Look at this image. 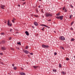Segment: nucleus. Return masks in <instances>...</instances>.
<instances>
[{
	"label": "nucleus",
	"instance_id": "obj_1",
	"mask_svg": "<svg viewBox=\"0 0 75 75\" xmlns=\"http://www.w3.org/2000/svg\"><path fill=\"white\" fill-rule=\"evenodd\" d=\"M45 14L46 17H47L52 16V14L48 13H45Z\"/></svg>",
	"mask_w": 75,
	"mask_h": 75
},
{
	"label": "nucleus",
	"instance_id": "obj_2",
	"mask_svg": "<svg viewBox=\"0 0 75 75\" xmlns=\"http://www.w3.org/2000/svg\"><path fill=\"white\" fill-rule=\"evenodd\" d=\"M7 24L8 25V26H10V27H11V25H12V24L11 23L10 24V20H8V22H7Z\"/></svg>",
	"mask_w": 75,
	"mask_h": 75
},
{
	"label": "nucleus",
	"instance_id": "obj_3",
	"mask_svg": "<svg viewBox=\"0 0 75 75\" xmlns=\"http://www.w3.org/2000/svg\"><path fill=\"white\" fill-rule=\"evenodd\" d=\"M59 38L60 39H61V40H62V41H64L65 40V38L62 36L60 37H59Z\"/></svg>",
	"mask_w": 75,
	"mask_h": 75
},
{
	"label": "nucleus",
	"instance_id": "obj_4",
	"mask_svg": "<svg viewBox=\"0 0 75 75\" xmlns=\"http://www.w3.org/2000/svg\"><path fill=\"white\" fill-rule=\"evenodd\" d=\"M23 51L24 52H25V54H28V53H29V52L27 50H23Z\"/></svg>",
	"mask_w": 75,
	"mask_h": 75
},
{
	"label": "nucleus",
	"instance_id": "obj_5",
	"mask_svg": "<svg viewBox=\"0 0 75 75\" xmlns=\"http://www.w3.org/2000/svg\"><path fill=\"white\" fill-rule=\"evenodd\" d=\"M1 50H6V48L5 47H2Z\"/></svg>",
	"mask_w": 75,
	"mask_h": 75
},
{
	"label": "nucleus",
	"instance_id": "obj_6",
	"mask_svg": "<svg viewBox=\"0 0 75 75\" xmlns=\"http://www.w3.org/2000/svg\"><path fill=\"white\" fill-rule=\"evenodd\" d=\"M5 7V6L4 5H1V8H2V9H4V7Z\"/></svg>",
	"mask_w": 75,
	"mask_h": 75
},
{
	"label": "nucleus",
	"instance_id": "obj_7",
	"mask_svg": "<svg viewBox=\"0 0 75 75\" xmlns=\"http://www.w3.org/2000/svg\"><path fill=\"white\" fill-rule=\"evenodd\" d=\"M41 25L42 26H44V27H47V28H48L49 27L48 26H47L46 25H45L44 24H42V25Z\"/></svg>",
	"mask_w": 75,
	"mask_h": 75
},
{
	"label": "nucleus",
	"instance_id": "obj_8",
	"mask_svg": "<svg viewBox=\"0 0 75 75\" xmlns=\"http://www.w3.org/2000/svg\"><path fill=\"white\" fill-rule=\"evenodd\" d=\"M25 33H26V34L27 35H29V33L28 31H26L25 32Z\"/></svg>",
	"mask_w": 75,
	"mask_h": 75
},
{
	"label": "nucleus",
	"instance_id": "obj_9",
	"mask_svg": "<svg viewBox=\"0 0 75 75\" xmlns=\"http://www.w3.org/2000/svg\"><path fill=\"white\" fill-rule=\"evenodd\" d=\"M34 24L36 26H37L38 25V24H37V23L36 22H34Z\"/></svg>",
	"mask_w": 75,
	"mask_h": 75
},
{
	"label": "nucleus",
	"instance_id": "obj_10",
	"mask_svg": "<svg viewBox=\"0 0 75 75\" xmlns=\"http://www.w3.org/2000/svg\"><path fill=\"white\" fill-rule=\"evenodd\" d=\"M63 18V16H59V18L61 20H62V18Z\"/></svg>",
	"mask_w": 75,
	"mask_h": 75
},
{
	"label": "nucleus",
	"instance_id": "obj_11",
	"mask_svg": "<svg viewBox=\"0 0 75 75\" xmlns=\"http://www.w3.org/2000/svg\"><path fill=\"white\" fill-rule=\"evenodd\" d=\"M20 74L21 75H25V74L24 73H23V72H22L20 73Z\"/></svg>",
	"mask_w": 75,
	"mask_h": 75
},
{
	"label": "nucleus",
	"instance_id": "obj_12",
	"mask_svg": "<svg viewBox=\"0 0 75 75\" xmlns=\"http://www.w3.org/2000/svg\"><path fill=\"white\" fill-rule=\"evenodd\" d=\"M49 47V46L48 45H45V48H48V47Z\"/></svg>",
	"mask_w": 75,
	"mask_h": 75
},
{
	"label": "nucleus",
	"instance_id": "obj_13",
	"mask_svg": "<svg viewBox=\"0 0 75 75\" xmlns=\"http://www.w3.org/2000/svg\"><path fill=\"white\" fill-rule=\"evenodd\" d=\"M33 68H34L35 69H37V68H38V66H33Z\"/></svg>",
	"mask_w": 75,
	"mask_h": 75
},
{
	"label": "nucleus",
	"instance_id": "obj_14",
	"mask_svg": "<svg viewBox=\"0 0 75 75\" xmlns=\"http://www.w3.org/2000/svg\"><path fill=\"white\" fill-rule=\"evenodd\" d=\"M62 73L63 75H65L66 74V73L64 71H62Z\"/></svg>",
	"mask_w": 75,
	"mask_h": 75
},
{
	"label": "nucleus",
	"instance_id": "obj_15",
	"mask_svg": "<svg viewBox=\"0 0 75 75\" xmlns=\"http://www.w3.org/2000/svg\"><path fill=\"white\" fill-rule=\"evenodd\" d=\"M16 20V19L13 18V19L12 20V21L13 23H14V21H15Z\"/></svg>",
	"mask_w": 75,
	"mask_h": 75
},
{
	"label": "nucleus",
	"instance_id": "obj_16",
	"mask_svg": "<svg viewBox=\"0 0 75 75\" xmlns=\"http://www.w3.org/2000/svg\"><path fill=\"white\" fill-rule=\"evenodd\" d=\"M42 47L43 48H45V45L42 44Z\"/></svg>",
	"mask_w": 75,
	"mask_h": 75
},
{
	"label": "nucleus",
	"instance_id": "obj_17",
	"mask_svg": "<svg viewBox=\"0 0 75 75\" xmlns=\"http://www.w3.org/2000/svg\"><path fill=\"white\" fill-rule=\"evenodd\" d=\"M59 68H61V67H62V66L61 65V64H59Z\"/></svg>",
	"mask_w": 75,
	"mask_h": 75
},
{
	"label": "nucleus",
	"instance_id": "obj_18",
	"mask_svg": "<svg viewBox=\"0 0 75 75\" xmlns=\"http://www.w3.org/2000/svg\"><path fill=\"white\" fill-rule=\"evenodd\" d=\"M13 69H14L15 70H16V69H17V67H13Z\"/></svg>",
	"mask_w": 75,
	"mask_h": 75
},
{
	"label": "nucleus",
	"instance_id": "obj_19",
	"mask_svg": "<svg viewBox=\"0 0 75 75\" xmlns=\"http://www.w3.org/2000/svg\"><path fill=\"white\" fill-rule=\"evenodd\" d=\"M17 44H18V45H21V43L20 42H17Z\"/></svg>",
	"mask_w": 75,
	"mask_h": 75
},
{
	"label": "nucleus",
	"instance_id": "obj_20",
	"mask_svg": "<svg viewBox=\"0 0 75 75\" xmlns=\"http://www.w3.org/2000/svg\"><path fill=\"white\" fill-rule=\"evenodd\" d=\"M2 43V44H4L5 43V41H4V40H3L2 42H1Z\"/></svg>",
	"mask_w": 75,
	"mask_h": 75
},
{
	"label": "nucleus",
	"instance_id": "obj_21",
	"mask_svg": "<svg viewBox=\"0 0 75 75\" xmlns=\"http://www.w3.org/2000/svg\"><path fill=\"white\" fill-rule=\"evenodd\" d=\"M71 41H74L75 40H74V39L72 38L71 39Z\"/></svg>",
	"mask_w": 75,
	"mask_h": 75
},
{
	"label": "nucleus",
	"instance_id": "obj_22",
	"mask_svg": "<svg viewBox=\"0 0 75 75\" xmlns=\"http://www.w3.org/2000/svg\"><path fill=\"white\" fill-rule=\"evenodd\" d=\"M56 18H57V19H59V16L56 17Z\"/></svg>",
	"mask_w": 75,
	"mask_h": 75
},
{
	"label": "nucleus",
	"instance_id": "obj_23",
	"mask_svg": "<svg viewBox=\"0 0 75 75\" xmlns=\"http://www.w3.org/2000/svg\"><path fill=\"white\" fill-rule=\"evenodd\" d=\"M72 17H73L72 15H71L70 16V18H71Z\"/></svg>",
	"mask_w": 75,
	"mask_h": 75
},
{
	"label": "nucleus",
	"instance_id": "obj_24",
	"mask_svg": "<svg viewBox=\"0 0 75 75\" xmlns=\"http://www.w3.org/2000/svg\"><path fill=\"white\" fill-rule=\"evenodd\" d=\"M4 34H5L4 33H1V35H4Z\"/></svg>",
	"mask_w": 75,
	"mask_h": 75
},
{
	"label": "nucleus",
	"instance_id": "obj_25",
	"mask_svg": "<svg viewBox=\"0 0 75 75\" xmlns=\"http://www.w3.org/2000/svg\"><path fill=\"white\" fill-rule=\"evenodd\" d=\"M66 59L67 61H69V59L68 58H66Z\"/></svg>",
	"mask_w": 75,
	"mask_h": 75
},
{
	"label": "nucleus",
	"instance_id": "obj_26",
	"mask_svg": "<svg viewBox=\"0 0 75 75\" xmlns=\"http://www.w3.org/2000/svg\"><path fill=\"white\" fill-rule=\"evenodd\" d=\"M53 71H54V72H57V70L56 69L53 70Z\"/></svg>",
	"mask_w": 75,
	"mask_h": 75
},
{
	"label": "nucleus",
	"instance_id": "obj_27",
	"mask_svg": "<svg viewBox=\"0 0 75 75\" xmlns=\"http://www.w3.org/2000/svg\"><path fill=\"white\" fill-rule=\"evenodd\" d=\"M28 46H26L25 47V49H28Z\"/></svg>",
	"mask_w": 75,
	"mask_h": 75
},
{
	"label": "nucleus",
	"instance_id": "obj_28",
	"mask_svg": "<svg viewBox=\"0 0 75 75\" xmlns=\"http://www.w3.org/2000/svg\"><path fill=\"white\" fill-rule=\"evenodd\" d=\"M60 14V13H58V14H57V16H59V14Z\"/></svg>",
	"mask_w": 75,
	"mask_h": 75
},
{
	"label": "nucleus",
	"instance_id": "obj_29",
	"mask_svg": "<svg viewBox=\"0 0 75 75\" xmlns=\"http://www.w3.org/2000/svg\"><path fill=\"white\" fill-rule=\"evenodd\" d=\"M74 22L73 21L72 22H71V25H72V24H74Z\"/></svg>",
	"mask_w": 75,
	"mask_h": 75
},
{
	"label": "nucleus",
	"instance_id": "obj_30",
	"mask_svg": "<svg viewBox=\"0 0 75 75\" xmlns=\"http://www.w3.org/2000/svg\"><path fill=\"white\" fill-rule=\"evenodd\" d=\"M70 6L71 8H74V7L73 6H72V5H70Z\"/></svg>",
	"mask_w": 75,
	"mask_h": 75
},
{
	"label": "nucleus",
	"instance_id": "obj_31",
	"mask_svg": "<svg viewBox=\"0 0 75 75\" xmlns=\"http://www.w3.org/2000/svg\"><path fill=\"white\" fill-rule=\"evenodd\" d=\"M0 63H1V64H2L3 65L4 64V63H3V62H0Z\"/></svg>",
	"mask_w": 75,
	"mask_h": 75
},
{
	"label": "nucleus",
	"instance_id": "obj_32",
	"mask_svg": "<svg viewBox=\"0 0 75 75\" xmlns=\"http://www.w3.org/2000/svg\"><path fill=\"white\" fill-rule=\"evenodd\" d=\"M43 9H42V10H41V11L43 13H44V12H43Z\"/></svg>",
	"mask_w": 75,
	"mask_h": 75
},
{
	"label": "nucleus",
	"instance_id": "obj_33",
	"mask_svg": "<svg viewBox=\"0 0 75 75\" xmlns=\"http://www.w3.org/2000/svg\"><path fill=\"white\" fill-rule=\"evenodd\" d=\"M30 55H33V53H30Z\"/></svg>",
	"mask_w": 75,
	"mask_h": 75
},
{
	"label": "nucleus",
	"instance_id": "obj_34",
	"mask_svg": "<svg viewBox=\"0 0 75 75\" xmlns=\"http://www.w3.org/2000/svg\"><path fill=\"white\" fill-rule=\"evenodd\" d=\"M65 9V7H64L63 8V10H64Z\"/></svg>",
	"mask_w": 75,
	"mask_h": 75
},
{
	"label": "nucleus",
	"instance_id": "obj_35",
	"mask_svg": "<svg viewBox=\"0 0 75 75\" xmlns=\"http://www.w3.org/2000/svg\"><path fill=\"white\" fill-rule=\"evenodd\" d=\"M57 54V52H54V55H56Z\"/></svg>",
	"mask_w": 75,
	"mask_h": 75
},
{
	"label": "nucleus",
	"instance_id": "obj_36",
	"mask_svg": "<svg viewBox=\"0 0 75 75\" xmlns=\"http://www.w3.org/2000/svg\"><path fill=\"white\" fill-rule=\"evenodd\" d=\"M11 50H14V48H11Z\"/></svg>",
	"mask_w": 75,
	"mask_h": 75
},
{
	"label": "nucleus",
	"instance_id": "obj_37",
	"mask_svg": "<svg viewBox=\"0 0 75 75\" xmlns=\"http://www.w3.org/2000/svg\"><path fill=\"white\" fill-rule=\"evenodd\" d=\"M28 57H29V58H30V57H30V55H28Z\"/></svg>",
	"mask_w": 75,
	"mask_h": 75
},
{
	"label": "nucleus",
	"instance_id": "obj_38",
	"mask_svg": "<svg viewBox=\"0 0 75 75\" xmlns=\"http://www.w3.org/2000/svg\"><path fill=\"white\" fill-rule=\"evenodd\" d=\"M34 16L35 17H38V16L34 15Z\"/></svg>",
	"mask_w": 75,
	"mask_h": 75
},
{
	"label": "nucleus",
	"instance_id": "obj_39",
	"mask_svg": "<svg viewBox=\"0 0 75 75\" xmlns=\"http://www.w3.org/2000/svg\"><path fill=\"white\" fill-rule=\"evenodd\" d=\"M47 21H48L50 22V21H51V19H50V20H48Z\"/></svg>",
	"mask_w": 75,
	"mask_h": 75
},
{
	"label": "nucleus",
	"instance_id": "obj_40",
	"mask_svg": "<svg viewBox=\"0 0 75 75\" xmlns=\"http://www.w3.org/2000/svg\"><path fill=\"white\" fill-rule=\"evenodd\" d=\"M11 37H10L9 38V40H11Z\"/></svg>",
	"mask_w": 75,
	"mask_h": 75
},
{
	"label": "nucleus",
	"instance_id": "obj_41",
	"mask_svg": "<svg viewBox=\"0 0 75 75\" xmlns=\"http://www.w3.org/2000/svg\"><path fill=\"white\" fill-rule=\"evenodd\" d=\"M12 67H14V64H12Z\"/></svg>",
	"mask_w": 75,
	"mask_h": 75
},
{
	"label": "nucleus",
	"instance_id": "obj_42",
	"mask_svg": "<svg viewBox=\"0 0 75 75\" xmlns=\"http://www.w3.org/2000/svg\"><path fill=\"white\" fill-rule=\"evenodd\" d=\"M65 12H67V10L66 9L65 10Z\"/></svg>",
	"mask_w": 75,
	"mask_h": 75
},
{
	"label": "nucleus",
	"instance_id": "obj_43",
	"mask_svg": "<svg viewBox=\"0 0 75 75\" xmlns=\"http://www.w3.org/2000/svg\"><path fill=\"white\" fill-rule=\"evenodd\" d=\"M0 55H3V53H0Z\"/></svg>",
	"mask_w": 75,
	"mask_h": 75
},
{
	"label": "nucleus",
	"instance_id": "obj_44",
	"mask_svg": "<svg viewBox=\"0 0 75 75\" xmlns=\"http://www.w3.org/2000/svg\"><path fill=\"white\" fill-rule=\"evenodd\" d=\"M61 48H62V49L63 50H64V47H61Z\"/></svg>",
	"mask_w": 75,
	"mask_h": 75
},
{
	"label": "nucleus",
	"instance_id": "obj_45",
	"mask_svg": "<svg viewBox=\"0 0 75 75\" xmlns=\"http://www.w3.org/2000/svg\"><path fill=\"white\" fill-rule=\"evenodd\" d=\"M36 11L37 12V13H38V10L37 9H36Z\"/></svg>",
	"mask_w": 75,
	"mask_h": 75
},
{
	"label": "nucleus",
	"instance_id": "obj_46",
	"mask_svg": "<svg viewBox=\"0 0 75 75\" xmlns=\"http://www.w3.org/2000/svg\"><path fill=\"white\" fill-rule=\"evenodd\" d=\"M70 29L71 30H73V29L72 28H70Z\"/></svg>",
	"mask_w": 75,
	"mask_h": 75
},
{
	"label": "nucleus",
	"instance_id": "obj_47",
	"mask_svg": "<svg viewBox=\"0 0 75 75\" xmlns=\"http://www.w3.org/2000/svg\"><path fill=\"white\" fill-rule=\"evenodd\" d=\"M25 3H26L25 2H24V3H23V4H25Z\"/></svg>",
	"mask_w": 75,
	"mask_h": 75
},
{
	"label": "nucleus",
	"instance_id": "obj_48",
	"mask_svg": "<svg viewBox=\"0 0 75 75\" xmlns=\"http://www.w3.org/2000/svg\"><path fill=\"white\" fill-rule=\"evenodd\" d=\"M41 30H42V31H44V29H41Z\"/></svg>",
	"mask_w": 75,
	"mask_h": 75
},
{
	"label": "nucleus",
	"instance_id": "obj_49",
	"mask_svg": "<svg viewBox=\"0 0 75 75\" xmlns=\"http://www.w3.org/2000/svg\"><path fill=\"white\" fill-rule=\"evenodd\" d=\"M16 31H18V29H16L15 30Z\"/></svg>",
	"mask_w": 75,
	"mask_h": 75
},
{
	"label": "nucleus",
	"instance_id": "obj_50",
	"mask_svg": "<svg viewBox=\"0 0 75 75\" xmlns=\"http://www.w3.org/2000/svg\"><path fill=\"white\" fill-rule=\"evenodd\" d=\"M18 6L19 7L20 6V5H18Z\"/></svg>",
	"mask_w": 75,
	"mask_h": 75
},
{
	"label": "nucleus",
	"instance_id": "obj_51",
	"mask_svg": "<svg viewBox=\"0 0 75 75\" xmlns=\"http://www.w3.org/2000/svg\"><path fill=\"white\" fill-rule=\"evenodd\" d=\"M11 30H12V29H11V30H10V32H11Z\"/></svg>",
	"mask_w": 75,
	"mask_h": 75
},
{
	"label": "nucleus",
	"instance_id": "obj_52",
	"mask_svg": "<svg viewBox=\"0 0 75 75\" xmlns=\"http://www.w3.org/2000/svg\"><path fill=\"white\" fill-rule=\"evenodd\" d=\"M4 23H7V22L6 21H4Z\"/></svg>",
	"mask_w": 75,
	"mask_h": 75
},
{
	"label": "nucleus",
	"instance_id": "obj_53",
	"mask_svg": "<svg viewBox=\"0 0 75 75\" xmlns=\"http://www.w3.org/2000/svg\"><path fill=\"white\" fill-rule=\"evenodd\" d=\"M40 7H41V6H38V8H40Z\"/></svg>",
	"mask_w": 75,
	"mask_h": 75
},
{
	"label": "nucleus",
	"instance_id": "obj_54",
	"mask_svg": "<svg viewBox=\"0 0 75 75\" xmlns=\"http://www.w3.org/2000/svg\"><path fill=\"white\" fill-rule=\"evenodd\" d=\"M23 68H21V69H22V70H23Z\"/></svg>",
	"mask_w": 75,
	"mask_h": 75
},
{
	"label": "nucleus",
	"instance_id": "obj_55",
	"mask_svg": "<svg viewBox=\"0 0 75 75\" xmlns=\"http://www.w3.org/2000/svg\"><path fill=\"white\" fill-rule=\"evenodd\" d=\"M16 34H17V33H18V32H16Z\"/></svg>",
	"mask_w": 75,
	"mask_h": 75
},
{
	"label": "nucleus",
	"instance_id": "obj_56",
	"mask_svg": "<svg viewBox=\"0 0 75 75\" xmlns=\"http://www.w3.org/2000/svg\"><path fill=\"white\" fill-rule=\"evenodd\" d=\"M18 50H20V48H19V47H18Z\"/></svg>",
	"mask_w": 75,
	"mask_h": 75
},
{
	"label": "nucleus",
	"instance_id": "obj_57",
	"mask_svg": "<svg viewBox=\"0 0 75 75\" xmlns=\"http://www.w3.org/2000/svg\"><path fill=\"white\" fill-rule=\"evenodd\" d=\"M33 28H34V26H32Z\"/></svg>",
	"mask_w": 75,
	"mask_h": 75
},
{
	"label": "nucleus",
	"instance_id": "obj_58",
	"mask_svg": "<svg viewBox=\"0 0 75 75\" xmlns=\"http://www.w3.org/2000/svg\"><path fill=\"white\" fill-rule=\"evenodd\" d=\"M54 33H56V32H55V31H54Z\"/></svg>",
	"mask_w": 75,
	"mask_h": 75
},
{
	"label": "nucleus",
	"instance_id": "obj_59",
	"mask_svg": "<svg viewBox=\"0 0 75 75\" xmlns=\"http://www.w3.org/2000/svg\"><path fill=\"white\" fill-rule=\"evenodd\" d=\"M74 58H75V56H74Z\"/></svg>",
	"mask_w": 75,
	"mask_h": 75
},
{
	"label": "nucleus",
	"instance_id": "obj_60",
	"mask_svg": "<svg viewBox=\"0 0 75 75\" xmlns=\"http://www.w3.org/2000/svg\"><path fill=\"white\" fill-rule=\"evenodd\" d=\"M22 1H25V0H22Z\"/></svg>",
	"mask_w": 75,
	"mask_h": 75
},
{
	"label": "nucleus",
	"instance_id": "obj_61",
	"mask_svg": "<svg viewBox=\"0 0 75 75\" xmlns=\"http://www.w3.org/2000/svg\"><path fill=\"white\" fill-rule=\"evenodd\" d=\"M44 18V16H42Z\"/></svg>",
	"mask_w": 75,
	"mask_h": 75
},
{
	"label": "nucleus",
	"instance_id": "obj_62",
	"mask_svg": "<svg viewBox=\"0 0 75 75\" xmlns=\"http://www.w3.org/2000/svg\"><path fill=\"white\" fill-rule=\"evenodd\" d=\"M42 28L43 29H44V28Z\"/></svg>",
	"mask_w": 75,
	"mask_h": 75
},
{
	"label": "nucleus",
	"instance_id": "obj_63",
	"mask_svg": "<svg viewBox=\"0 0 75 75\" xmlns=\"http://www.w3.org/2000/svg\"><path fill=\"white\" fill-rule=\"evenodd\" d=\"M39 1H41V0H39Z\"/></svg>",
	"mask_w": 75,
	"mask_h": 75
},
{
	"label": "nucleus",
	"instance_id": "obj_64",
	"mask_svg": "<svg viewBox=\"0 0 75 75\" xmlns=\"http://www.w3.org/2000/svg\"><path fill=\"white\" fill-rule=\"evenodd\" d=\"M16 48H17V49H18V48L17 47H16Z\"/></svg>",
	"mask_w": 75,
	"mask_h": 75
}]
</instances>
